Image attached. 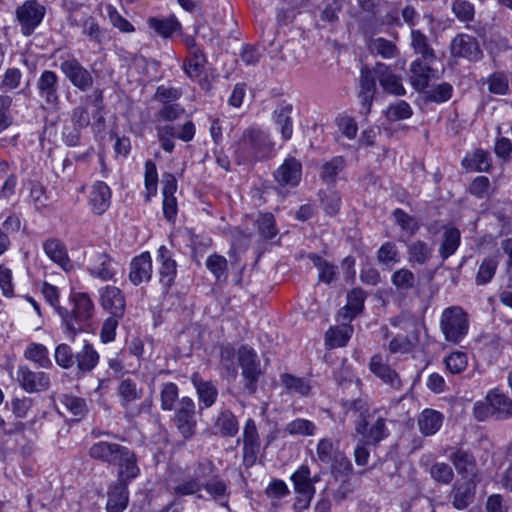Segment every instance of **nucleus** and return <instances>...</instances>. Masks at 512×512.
<instances>
[{
	"label": "nucleus",
	"mask_w": 512,
	"mask_h": 512,
	"mask_svg": "<svg viewBox=\"0 0 512 512\" xmlns=\"http://www.w3.org/2000/svg\"><path fill=\"white\" fill-rule=\"evenodd\" d=\"M152 273V259L149 252H143L131 260L128 278L135 286L149 282Z\"/></svg>",
	"instance_id": "18"
},
{
	"label": "nucleus",
	"mask_w": 512,
	"mask_h": 512,
	"mask_svg": "<svg viewBox=\"0 0 512 512\" xmlns=\"http://www.w3.org/2000/svg\"><path fill=\"white\" fill-rule=\"evenodd\" d=\"M477 484L474 478H461L457 480L450 492L452 506L457 510H464L475 499Z\"/></svg>",
	"instance_id": "14"
},
{
	"label": "nucleus",
	"mask_w": 512,
	"mask_h": 512,
	"mask_svg": "<svg viewBox=\"0 0 512 512\" xmlns=\"http://www.w3.org/2000/svg\"><path fill=\"white\" fill-rule=\"evenodd\" d=\"M309 259L312 261L315 267L319 270L320 281L330 283L336 275V266L329 263L317 254H310Z\"/></svg>",
	"instance_id": "52"
},
{
	"label": "nucleus",
	"mask_w": 512,
	"mask_h": 512,
	"mask_svg": "<svg viewBox=\"0 0 512 512\" xmlns=\"http://www.w3.org/2000/svg\"><path fill=\"white\" fill-rule=\"evenodd\" d=\"M443 420L444 416L439 411L424 409L418 417L419 431L424 436H432L439 431Z\"/></svg>",
	"instance_id": "32"
},
{
	"label": "nucleus",
	"mask_w": 512,
	"mask_h": 512,
	"mask_svg": "<svg viewBox=\"0 0 512 512\" xmlns=\"http://www.w3.org/2000/svg\"><path fill=\"white\" fill-rule=\"evenodd\" d=\"M121 406L128 417H136L141 413L142 405L137 402L143 396V388L130 378L121 380L117 388Z\"/></svg>",
	"instance_id": "6"
},
{
	"label": "nucleus",
	"mask_w": 512,
	"mask_h": 512,
	"mask_svg": "<svg viewBox=\"0 0 512 512\" xmlns=\"http://www.w3.org/2000/svg\"><path fill=\"white\" fill-rule=\"evenodd\" d=\"M433 249L424 241L417 240L408 246L409 262L425 264L432 257Z\"/></svg>",
	"instance_id": "43"
},
{
	"label": "nucleus",
	"mask_w": 512,
	"mask_h": 512,
	"mask_svg": "<svg viewBox=\"0 0 512 512\" xmlns=\"http://www.w3.org/2000/svg\"><path fill=\"white\" fill-rule=\"evenodd\" d=\"M374 72L384 91L395 95L405 94V89L401 83V79L388 71V67L385 64L377 63L374 67Z\"/></svg>",
	"instance_id": "30"
},
{
	"label": "nucleus",
	"mask_w": 512,
	"mask_h": 512,
	"mask_svg": "<svg viewBox=\"0 0 512 512\" xmlns=\"http://www.w3.org/2000/svg\"><path fill=\"white\" fill-rule=\"evenodd\" d=\"M374 69L370 70L368 67L361 68L360 75V91L358 97L361 102V113L364 115H368L371 110V105L374 99V94L376 91V82H375Z\"/></svg>",
	"instance_id": "16"
},
{
	"label": "nucleus",
	"mask_w": 512,
	"mask_h": 512,
	"mask_svg": "<svg viewBox=\"0 0 512 512\" xmlns=\"http://www.w3.org/2000/svg\"><path fill=\"white\" fill-rule=\"evenodd\" d=\"M128 485L122 481H116L109 486L107 492V512H123L128 505Z\"/></svg>",
	"instance_id": "23"
},
{
	"label": "nucleus",
	"mask_w": 512,
	"mask_h": 512,
	"mask_svg": "<svg viewBox=\"0 0 512 512\" xmlns=\"http://www.w3.org/2000/svg\"><path fill=\"white\" fill-rule=\"evenodd\" d=\"M393 216L395 218L396 223L401 227V229L407 232L410 236L414 235L416 231L419 229L418 221L413 216H410L402 209H395L393 212Z\"/></svg>",
	"instance_id": "63"
},
{
	"label": "nucleus",
	"mask_w": 512,
	"mask_h": 512,
	"mask_svg": "<svg viewBox=\"0 0 512 512\" xmlns=\"http://www.w3.org/2000/svg\"><path fill=\"white\" fill-rule=\"evenodd\" d=\"M236 351L231 345H223L220 348V363L221 366L226 370L227 374L236 377L237 365H236Z\"/></svg>",
	"instance_id": "58"
},
{
	"label": "nucleus",
	"mask_w": 512,
	"mask_h": 512,
	"mask_svg": "<svg viewBox=\"0 0 512 512\" xmlns=\"http://www.w3.org/2000/svg\"><path fill=\"white\" fill-rule=\"evenodd\" d=\"M123 445L108 441H99L89 448V456L109 465H113L123 449Z\"/></svg>",
	"instance_id": "25"
},
{
	"label": "nucleus",
	"mask_w": 512,
	"mask_h": 512,
	"mask_svg": "<svg viewBox=\"0 0 512 512\" xmlns=\"http://www.w3.org/2000/svg\"><path fill=\"white\" fill-rule=\"evenodd\" d=\"M301 175L302 165L294 157L287 158L274 172L275 180L282 186H297L301 180Z\"/></svg>",
	"instance_id": "20"
},
{
	"label": "nucleus",
	"mask_w": 512,
	"mask_h": 512,
	"mask_svg": "<svg viewBox=\"0 0 512 512\" xmlns=\"http://www.w3.org/2000/svg\"><path fill=\"white\" fill-rule=\"evenodd\" d=\"M73 309L69 312L65 308H58L66 332L73 339L77 332L90 328V320L94 314V305L90 297L85 293L72 295Z\"/></svg>",
	"instance_id": "2"
},
{
	"label": "nucleus",
	"mask_w": 512,
	"mask_h": 512,
	"mask_svg": "<svg viewBox=\"0 0 512 512\" xmlns=\"http://www.w3.org/2000/svg\"><path fill=\"white\" fill-rule=\"evenodd\" d=\"M82 33L91 41L101 44L104 38V30L92 16H85L81 22Z\"/></svg>",
	"instance_id": "54"
},
{
	"label": "nucleus",
	"mask_w": 512,
	"mask_h": 512,
	"mask_svg": "<svg viewBox=\"0 0 512 512\" xmlns=\"http://www.w3.org/2000/svg\"><path fill=\"white\" fill-rule=\"evenodd\" d=\"M274 146L267 132L253 126L242 132L234 145V153L239 162L259 161L271 157Z\"/></svg>",
	"instance_id": "1"
},
{
	"label": "nucleus",
	"mask_w": 512,
	"mask_h": 512,
	"mask_svg": "<svg viewBox=\"0 0 512 512\" xmlns=\"http://www.w3.org/2000/svg\"><path fill=\"white\" fill-rule=\"evenodd\" d=\"M460 243V232L456 228H448L443 233V241L439 252L443 259L453 255Z\"/></svg>",
	"instance_id": "48"
},
{
	"label": "nucleus",
	"mask_w": 512,
	"mask_h": 512,
	"mask_svg": "<svg viewBox=\"0 0 512 512\" xmlns=\"http://www.w3.org/2000/svg\"><path fill=\"white\" fill-rule=\"evenodd\" d=\"M192 382L196 388L199 402L203 405L202 408L211 407L218 396V390L214 383L201 379L197 374L193 375Z\"/></svg>",
	"instance_id": "34"
},
{
	"label": "nucleus",
	"mask_w": 512,
	"mask_h": 512,
	"mask_svg": "<svg viewBox=\"0 0 512 512\" xmlns=\"http://www.w3.org/2000/svg\"><path fill=\"white\" fill-rule=\"evenodd\" d=\"M25 358L35 362L41 368H49L52 366V362L49 358L47 348L42 344L32 343L25 350Z\"/></svg>",
	"instance_id": "47"
},
{
	"label": "nucleus",
	"mask_w": 512,
	"mask_h": 512,
	"mask_svg": "<svg viewBox=\"0 0 512 512\" xmlns=\"http://www.w3.org/2000/svg\"><path fill=\"white\" fill-rule=\"evenodd\" d=\"M369 49L373 54L380 55L384 59H392L399 55L397 46L390 40L379 37L372 39Z\"/></svg>",
	"instance_id": "45"
},
{
	"label": "nucleus",
	"mask_w": 512,
	"mask_h": 512,
	"mask_svg": "<svg viewBox=\"0 0 512 512\" xmlns=\"http://www.w3.org/2000/svg\"><path fill=\"white\" fill-rule=\"evenodd\" d=\"M451 8L455 17L461 22H470L474 19V5L467 0H454Z\"/></svg>",
	"instance_id": "60"
},
{
	"label": "nucleus",
	"mask_w": 512,
	"mask_h": 512,
	"mask_svg": "<svg viewBox=\"0 0 512 512\" xmlns=\"http://www.w3.org/2000/svg\"><path fill=\"white\" fill-rule=\"evenodd\" d=\"M440 328L446 341L458 344L468 333V316L459 306L448 307L442 312Z\"/></svg>",
	"instance_id": "3"
},
{
	"label": "nucleus",
	"mask_w": 512,
	"mask_h": 512,
	"mask_svg": "<svg viewBox=\"0 0 512 512\" xmlns=\"http://www.w3.org/2000/svg\"><path fill=\"white\" fill-rule=\"evenodd\" d=\"M111 191L109 186L102 182H95L89 191L88 204L96 215L103 214L110 206Z\"/></svg>",
	"instance_id": "22"
},
{
	"label": "nucleus",
	"mask_w": 512,
	"mask_h": 512,
	"mask_svg": "<svg viewBox=\"0 0 512 512\" xmlns=\"http://www.w3.org/2000/svg\"><path fill=\"white\" fill-rule=\"evenodd\" d=\"M99 361V354L94 347L89 343L85 342L81 350L75 353V363L77 369L81 373H87L92 371Z\"/></svg>",
	"instance_id": "36"
},
{
	"label": "nucleus",
	"mask_w": 512,
	"mask_h": 512,
	"mask_svg": "<svg viewBox=\"0 0 512 512\" xmlns=\"http://www.w3.org/2000/svg\"><path fill=\"white\" fill-rule=\"evenodd\" d=\"M353 334V327L348 324H342L334 328H330L326 332V343L329 348L344 347L347 345Z\"/></svg>",
	"instance_id": "40"
},
{
	"label": "nucleus",
	"mask_w": 512,
	"mask_h": 512,
	"mask_svg": "<svg viewBox=\"0 0 512 512\" xmlns=\"http://www.w3.org/2000/svg\"><path fill=\"white\" fill-rule=\"evenodd\" d=\"M138 459L134 451L124 446L114 466L118 468L117 481L125 482L126 485L140 474V468L137 464Z\"/></svg>",
	"instance_id": "15"
},
{
	"label": "nucleus",
	"mask_w": 512,
	"mask_h": 512,
	"mask_svg": "<svg viewBox=\"0 0 512 512\" xmlns=\"http://www.w3.org/2000/svg\"><path fill=\"white\" fill-rule=\"evenodd\" d=\"M366 293L361 288H354L347 295L346 305L338 312V319L350 322L363 309Z\"/></svg>",
	"instance_id": "27"
},
{
	"label": "nucleus",
	"mask_w": 512,
	"mask_h": 512,
	"mask_svg": "<svg viewBox=\"0 0 512 512\" xmlns=\"http://www.w3.org/2000/svg\"><path fill=\"white\" fill-rule=\"evenodd\" d=\"M338 453L339 450L334 447L330 439L322 438L319 440L316 447V456L319 462L329 464Z\"/></svg>",
	"instance_id": "59"
},
{
	"label": "nucleus",
	"mask_w": 512,
	"mask_h": 512,
	"mask_svg": "<svg viewBox=\"0 0 512 512\" xmlns=\"http://www.w3.org/2000/svg\"><path fill=\"white\" fill-rule=\"evenodd\" d=\"M393 285L400 291H408L415 286L416 278L407 268L396 270L391 277Z\"/></svg>",
	"instance_id": "53"
},
{
	"label": "nucleus",
	"mask_w": 512,
	"mask_h": 512,
	"mask_svg": "<svg viewBox=\"0 0 512 512\" xmlns=\"http://www.w3.org/2000/svg\"><path fill=\"white\" fill-rule=\"evenodd\" d=\"M345 161L341 156H336L323 163L320 170V178L327 184L334 183L337 175L344 169Z\"/></svg>",
	"instance_id": "46"
},
{
	"label": "nucleus",
	"mask_w": 512,
	"mask_h": 512,
	"mask_svg": "<svg viewBox=\"0 0 512 512\" xmlns=\"http://www.w3.org/2000/svg\"><path fill=\"white\" fill-rule=\"evenodd\" d=\"M243 441V464L251 467L256 463L261 449V440L258 434L256 423L248 419L245 423L242 435Z\"/></svg>",
	"instance_id": "13"
},
{
	"label": "nucleus",
	"mask_w": 512,
	"mask_h": 512,
	"mask_svg": "<svg viewBox=\"0 0 512 512\" xmlns=\"http://www.w3.org/2000/svg\"><path fill=\"white\" fill-rule=\"evenodd\" d=\"M290 480L296 494H315V486L312 485L311 471L307 465H301L291 475Z\"/></svg>",
	"instance_id": "37"
},
{
	"label": "nucleus",
	"mask_w": 512,
	"mask_h": 512,
	"mask_svg": "<svg viewBox=\"0 0 512 512\" xmlns=\"http://www.w3.org/2000/svg\"><path fill=\"white\" fill-rule=\"evenodd\" d=\"M54 358L63 369H69L75 364V354L68 344L62 343L56 346Z\"/></svg>",
	"instance_id": "62"
},
{
	"label": "nucleus",
	"mask_w": 512,
	"mask_h": 512,
	"mask_svg": "<svg viewBox=\"0 0 512 512\" xmlns=\"http://www.w3.org/2000/svg\"><path fill=\"white\" fill-rule=\"evenodd\" d=\"M60 70L70 83L81 91H86L93 85L91 72L74 57L62 61Z\"/></svg>",
	"instance_id": "9"
},
{
	"label": "nucleus",
	"mask_w": 512,
	"mask_h": 512,
	"mask_svg": "<svg viewBox=\"0 0 512 512\" xmlns=\"http://www.w3.org/2000/svg\"><path fill=\"white\" fill-rule=\"evenodd\" d=\"M450 49L451 54L455 57H463L475 61L482 56L476 38L467 34L455 36L451 42Z\"/></svg>",
	"instance_id": "17"
},
{
	"label": "nucleus",
	"mask_w": 512,
	"mask_h": 512,
	"mask_svg": "<svg viewBox=\"0 0 512 512\" xmlns=\"http://www.w3.org/2000/svg\"><path fill=\"white\" fill-rule=\"evenodd\" d=\"M498 266V261L496 257H486L481 262L477 275H476V284L477 285H485L491 281L494 277L496 269Z\"/></svg>",
	"instance_id": "50"
},
{
	"label": "nucleus",
	"mask_w": 512,
	"mask_h": 512,
	"mask_svg": "<svg viewBox=\"0 0 512 512\" xmlns=\"http://www.w3.org/2000/svg\"><path fill=\"white\" fill-rule=\"evenodd\" d=\"M203 488L213 500L220 502L222 506L228 507L230 490L225 481L218 477H214L211 480L206 481L203 484Z\"/></svg>",
	"instance_id": "39"
},
{
	"label": "nucleus",
	"mask_w": 512,
	"mask_h": 512,
	"mask_svg": "<svg viewBox=\"0 0 512 512\" xmlns=\"http://www.w3.org/2000/svg\"><path fill=\"white\" fill-rule=\"evenodd\" d=\"M206 267L217 280L227 278L228 262L225 257L218 254L210 255L206 260Z\"/></svg>",
	"instance_id": "57"
},
{
	"label": "nucleus",
	"mask_w": 512,
	"mask_h": 512,
	"mask_svg": "<svg viewBox=\"0 0 512 512\" xmlns=\"http://www.w3.org/2000/svg\"><path fill=\"white\" fill-rule=\"evenodd\" d=\"M101 304L112 316L123 317L126 304L124 295L119 288L106 286L101 291Z\"/></svg>",
	"instance_id": "24"
},
{
	"label": "nucleus",
	"mask_w": 512,
	"mask_h": 512,
	"mask_svg": "<svg viewBox=\"0 0 512 512\" xmlns=\"http://www.w3.org/2000/svg\"><path fill=\"white\" fill-rule=\"evenodd\" d=\"M237 359L242 369L244 389L249 395H253L257 391L258 381L262 375L257 354L252 348L242 345L237 352Z\"/></svg>",
	"instance_id": "4"
},
{
	"label": "nucleus",
	"mask_w": 512,
	"mask_h": 512,
	"mask_svg": "<svg viewBox=\"0 0 512 512\" xmlns=\"http://www.w3.org/2000/svg\"><path fill=\"white\" fill-rule=\"evenodd\" d=\"M45 15V8L36 1H26L16 10L17 19L24 35L29 36L41 23Z\"/></svg>",
	"instance_id": "12"
},
{
	"label": "nucleus",
	"mask_w": 512,
	"mask_h": 512,
	"mask_svg": "<svg viewBox=\"0 0 512 512\" xmlns=\"http://www.w3.org/2000/svg\"><path fill=\"white\" fill-rule=\"evenodd\" d=\"M38 95L47 109L56 110L60 104L59 77L51 70H44L36 84Z\"/></svg>",
	"instance_id": "7"
},
{
	"label": "nucleus",
	"mask_w": 512,
	"mask_h": 512,
	"mask_svg": "<svg viewBox=\"0 0 512 512\" xmlns=\"http://www.w3.org/2000/svg\"><path fill=\"white\" fill-rule=\"evenodd\" d=\"M486 400L490 402L495 420H505L512 417V399L494 389L487 393Z\"/></svg>",
	"instance_id": "28"
},
{
	"label": "nucleus",
	"mask_w": 512,
	"mask_h": 512,
	"mask_svg": "<svg viewBox=\"0 0 512 512\" xmlns=\"http://www.w3.org/2000/svg\"><path fill=\"white\" fill-rule=\"evenodd\" d=\"M206 63L205 55L201 49L190 52V57L184 61L183 69L188 77L196 78L201 75Z\"/></svg>",
	"instance_id": "44"
},
{
	"label": "nucleus",
	"mask_w": 512,
	"mask_h": 512,
	"mask_svg": "<svg viewBox=\"0 0 512 512\" xmlns=\"http://www.w3.org/2000/svg\"><path fill=\"white\" fill-rule=\"evenodd\" d=\"M447 370L452 374L463 372L468 365L467 355L461 351L452 352L444 359Z\"/></svg>",
	"instance_id": "61"
},
{
	"label": "nucleus",
	"mask_w": 512,
	"mask_h": 512,
	"mask_svg": "<svg viewBox=\"0 0 512 512\" xmlns=\"http://www.w3.org/2000/svg\"><path fill=\"white\" fill-rule=\"evenodd\" d=\"M215 428L223 436H235L239 430L237 418L230 410H223L216 418Z\"/></svg>",
	"instance_id": "42"
},
{
	"label": "nucleus",
	"mask_w": 512,
	"mask_h": 512,
	"mask_svg": "<svg viewBox=\"0 0 512 512\" xmlns=\"http://www.w3.org/2000/svg\"><path fill=\"white\" fill-rule=\"evenodd\" d=\"M89 272L92 276L103 281L111 280L116 274L114 261L106 253H96L93 256V263L89 267Z\"/></svg>",
	"instance_id": "31"
},
{
	"label": "nucleus",
	"mask_w": 512,
	"mask_h": 512,
	"mask_svg": "<svg viewBox=\"0 0 512 512\" xmlns=\"http://www.w3.org/2000/svg\"><path fill=\"white\" fill-rule=\"evenodd\" d=\"M281 383L290 393H296L300 396H307L311 390L307 380L288 373L281 376Z\"/></svg>",
	"instance_id": "49"
},
{
	"label": "nucleus",
	"mask_w": 512,
	"mask_h": 512,
	"mask_svg": "<svg viewBox=\"0 0 512 512\" xmlns=\"http://www.w3.org/2000/svg\"><path fill=\"white\" fill-rule=\"evenodd\" d=\"M316 427L314 423L307 419L298 418L289 422L284 431L293 436H312L314 435Z\"/></svg>",
	"instance_id": "51"
},
{
	"label": "nucleus",
	"mask_w": 512,
	"mask_h": 512,
	"mask_svg": "<svg viewBox=\"0 0 512 512\" xmlns=\"http://www.w3.org/2000/svg\"><path fill=\"white\" fill-rule=\"evenodd\" d=\"M157 259L161 264L159 269V281L162 285L163 292L167 293L174 283L177 273V265L175 260L172 258V253L165 246L159 247Z\"/></svg>",
	"instance_id": "19"
},
{
	"label": "nucleus",
	"mask_w": 512,
	"mask_h": 512,
	"mask_svg": "<svg viewBox=\"0 0 512 512\" xmlns=\"http://www.w3.org/2000/svg\"><path fill=\"white\" fill-rule=\"evenodd\" d=\"M453 92V87L447 82L430 87L426 91V100L435 103H443L448 101Z\"/></svg>",
	"instance_id": "55"
},
{
	"label": "nucleus",
	"mask_w": 512,
	"mask_h": 512,
	"mask_svg": "<svg viewBox=\"0 0 512 512\" xmlns=\"http://www.w3.org/2000/svg\"><path fill=\"white\" fill-rule=\"evenodd\" d=\"M293 106L291 104H280L273 113L275 123L279 126L282 138L289 140L292 137L293 126L291 113Z\"/></svg>",
	"instance_id": "38"
},
{
	"label": "nucleus",
	"mask_w": 512,
	"mask_h": 512,
	"mask_svg": "<svg viewBox=\"0 0 512 512\" xmlns=\"http://www.w3.org/2000/svg\"><path fill=\"white\" fill-rule=\"evenodd\" d=\"M411 47L414 52L421 56L427 62H432L436 59L435 51L432 48L428 37L418 29H411Z\"/></svg>",
	"instance_id": "35"
},
{
	"label": "nucleus",
	"mask_w": 512,
	"mask_h": 512,
	"mask_svg": "<svg viewBox=\"0 0 512 512\" xmlns=\"http://www.w3.org/2000/svg\"><path fill=\"white\" fill-rule=\"evenodd\" d=\"M429 64L430 62L417 58L410 65V83L417 91L428 88L429 81L436 77V71Z\"/></svg>",
	"instance_id": "21"
},
{
	"label": "nucleus",
	"mask_w": 512,
	"mask_h": 512,
	"mask_svg": "<svg viewBox=\"0 0 512 512\" xmlns=\"http://www.w3.org/2000/svg\"><path fill=\"white\" fill-rule=\"evenodd\" d=\"M450 460L457 472L464 475L462 478H474L476 476V462L469 452L458 449L450 455Z\"/></svg>",
	"instance_id": "33"
},
{
	"label": "nucleus",
	"mask_w": 512,
	"mask_h": 512,
	"mask_svg": "<svg viewBox=\"0 0 512 512\" xmlns=\"http://www.w3.org/2000/svg\"><path fill=\"white\" fill-rule=\"evenodd\" d=\"M258 232L264 239L274 238L278 230L275 225V218L271 213H260L257 217Z\"/></svg>",
	"instance_id": "56"
},
{
	"label": "nucleus",
	"mask_w": 512,
	"mask_h": 512,
	"mask_svg": "<svg viewBox=\"0 0 512 512\" xmlns=\"http://www.w3.org/2000/svg\"><path fill=\"white\" fill-rule=\"evenodd\" d=\"M89 106L94 107L97 112L101 111L103 107V93L101 90L96 89L91 94L80 98V104L74 107L71 112L70 122L83 129L88 127L90 124Z\"/></svg>",
	"instance_id": "10"
},
{
	"label": "nucleus",
	"mask_w": 512,
	"mask_h": 512,
	"mask_svg": "<svg viewBox=\"0 0 512 512\" xmlns=\"http://www.w3.org/2000/svg\"><path fill=\"white\" fill-rule=\"evenodd\" d=\"M148 25L164 38L170 37L181 28L180 22L174 15L167 18L151 17L148 19Z\"/></svg>",
	"instance_id": "41"
},
{
	"label": "nucleus",
	"mask_w": 512,
	"mask_h": 512,
	"mask_svg": "<svg viewBox=\"0 0 512 512\" xmlns=\"http://www.w3.org/2000/svg\"><path fill=\"white\" fill-rule=\"evenodd\" d=\"M371 372L380 378L385 384L395 390H399L402 386L398 373L391 369L389 365L383 362L380 355H374L369 363Z\"/></svg>",
	"instance_id": "26"
},
{
	"label": "nucleus",
	"mask_w": 512,
	"mask_h": 512,
	"mask_svg": "<svg viewBox=\"0 0 512 512\" xmlns=\"http://www.w3.org/2000/svg\"><path fill=\"white\" fill-rule=\"evenodd\" d=\"M45 254L63 270L72 269V263L68 257L67 249L63 242L56 238H49L43 243Z\"/></svg>",
	"instance_id": "29"
},
{
	"label": "nucleus",
	"mask_w": 512,
	"mask_h": 512,
	"mask_svg": "<svg viewBox=\"0 0 512 512\" xmlns=\"http://www.w3.org/2000/svg\"><path fill=\"white\" fill-rule=\"evenodd\" d=\"M16 380L27 393L46 391L50 387V377L43 371H33L27 366H19Z\"/></svg>",
	"instance_id": "11"
},
{
	"label": "nucleus",
	"mask_w": 512,
	"mask_h": 512,
	"mask_svg": "<svg viewBox=\"0 0 512 512\" xmlns=\"http://www.w3.org/2000/svg\"><path fill=\"white\" fill-rule=\"evenodd\" d=\"M174 422L179 433L185 439H189L195 434L197 421L195 418V404L191 398L183 397L179 400Z\"/></svg>",
	"instance_id": "8"
},
{
	"label": "nucleus",
	"mask_w": 512,
	"mask_h": 512,
	"mask_svg": "<svg viewBox=\"0 0 512 512\" xmlns=\"http://www.w3.org/2000/svg\"><path fill=\"white\" fill-rule=\"evenodd\" d=\"M181 96L182 90L180 88L161 85L157 87L154 99L165 105L174 104Z\"/></svg>",
	"instance_id": "64"
},
{
	"label": "nucleus",
	"mask_w": 512,
	"mask_h": 512,
	"mask_svg": "<svg viewBox=\"0 0 512 512\" xmlns=\"http://www.w3.org/2000/svg\"><path fill=\"white\" fill-rule=\"evenodd\" d=\"M369 418L370 414L364 412L363 416L355 421V436H360L363 444L377 446L389 435L386 420L382 417H378L375 422L369 426Z\"/></svg>",
	"instance_id": "5"
}]
</instances>
